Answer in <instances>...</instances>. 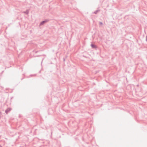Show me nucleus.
Instances as JSON below:
<instances>
[{
	"label": "nucleus",
	"instance_id": "nucleus-3",
	"mask_svg": "<svg viewBox=\"0 0 147 147\" xmlns=\"http://www.w3.org/2000/svg\"><path fill=\"white\" fill-rule=\"evenodd\" d=\"M91 46L93 48L96 49L97 48V47H96V46L94 44H92L91 45Z\"/></svg>",
	"mask_w": 147,
	"mask_h": 147
},
{
	"label": "nucleus",
	"instance_id": "nucleus-6",
	"mask_svg": "<svg viewBox=\"0 0 147 147\" xmlns=\"http://www.w3.org/2000/svg\"><path fill=\"white\" fill-rule=\"evenodd\" d=\"M99 24L101 26V25H102V24H103V23L102 22H100L99 23Z\"/></svg>",
	"mask_w": 147,
	"mask_h": 147
},
{
	"label": "nucleus",
	"instance_id": "nucleus-9",
	"mask_svg": "<svg viewBox=\"0 0 147 147\" xmlns=\"http://www.w3.org/2000/svg\"><path fill=\"white\" fill-rule=\"evenodd\" d=\"M0 147H2L1 145H0Z\"/></svg>",
	"mask_w": 147,
	"mask_h": 147
},
{
	"label": "nucleus",
	"instance_id": "nucleus-8",
	"mask_svg": "<svg viewBox=\"0 0 147 147\" xmlns=\"http://www.w3.org/2000/svg\"><path fill=\"white\" fill-rule=\"evenodd\" d=\"M63 61H65V59L64 58L63 59Z\"/></svg>",
	"mask_w": 147,
	"mask_h": 147
},
{
	"label": "nucleus",
	"instance_id": "nucleus-1",
	"mask_svg": "<svg viewBox=\"0 0 147 147\" xmlns=\"http://www.w3.org/2000/svg\"><path fill=\"white\" fill-rule=\"evenodd\" d=\"M49 21V20H48V19H46L45 20H44L40 23V25L41 26V25H42L44 24L45 23H46L48 22Z\"/></svg>",
	"mask_w": 147,
	"mask_h": 147
},
{
	"label": "nucleus",
	"instance_id": "nucleus-4",
	"mask_svg": "<svg viewBox=\"0 0 147 147\" xmlns=\"http://www.w3.org/2000/svg\"><path fill=\"white\" fill-rule=\"evenodd\" d=\"M23 13L26 14L27 15L29 13V11L28 10H26V11H24L23 12Z\"/></svg>",
	"mask_w": 147,
	"mask_h": 147
},
{
	"label": "nucleus",
	"instance_id": "nucleus-5",
	"mask_svg": "<svg viewBox=\"0 0 147 147\" xmlns=\"http://www.w3.org/2000/svg\"><path fill=\"white\" fill-rule=\"evenodd\" d=\"M100 11V10H96L94 11V13L95 14H97L98 13L99 11Z\"/></svg>",
	"mask_w": 147,
	"mask_h": 147
},
{
	"label": "nucleus",
	"instance_id": "nucleus-2",
	"mask_svg": "<svg viewBox=\"0 0 147 147\" xmlns=\"http://www.w3.org/2000/svg\"><path fill=\"white\" fill-rule=\"evenodd\" d=\"M11 110V109L10 108H8L5 111V113L7 114Z\"/></svg>",
	"mask_w": 147,
	"mask_h": 147
},
{
	"label": "nucleus",
	"instance_id": "nucleus-7",
	"mask_svg": "<svg viewBox=\"0 0 147 147\" xmlns=\"http://www.w3.org/2000/svg\"><path fill=\"white\" fill-rule=\"evenodd\" d=\"M146 41L147 42V36H146Z\"/></svg>",
	"mask_w": 147,
	"mask_h": 147
}]
</instances>
